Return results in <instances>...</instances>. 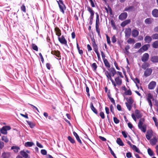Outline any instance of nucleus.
<instances>
[{"mask_svg": "<svg viewBox=\"0 0 158 158\" xmlns=\"http://www.w3.org/2000/svg\"><path fill=\"white\" fill-rule=\"evenodd\" d=\"M105 73L107 78H110L114 86H116V85L119 86H120L121 85L122 80L119 77L115 79V81L116 84L111 78V76H114L116 73L115 70H108V71H106Z\"/></svg>", "mask_w": 158, "mask_h": 158, "instance_id": "obj_1", "label": "nucleus"}, {"mask_svg": "<svg viewBox=\"0 0 158 158\" xmlns=\"http://www.w3.org/2000/svg\"><path fill=\"white\" fill-rule=\"evenodd\" d=\"M92 46L93 47L94 51L97 54V56L98 58V59H100V54L98 52V48L97 44H96V42L95 41V40L94 38L92 39Z\"/></svg>", "mask_w": 158, "mask_h": 158, "instance_id": "obj_2", "label": "nucleus"}, {"mask_svg": "<svg viewBox=\"0 0 158 158\" xmlns=\"http://www.w3.org/2000/svg\"><path fill=\"white\" fill-rule=\"evenodd\" d=\"M56 1L58 5L60 12L64 14V11L66 10V7L63 1L62 0H57Z\"/></svg>", "mask_w": 158, "mask_h": 158, "instance_id": "obj_3", "label": "nucleus"}, {"mask_svg": "<svg viewBox=\"0 0 158 158\" xmlns=\"http://www.w3.org/2000/svg\"><path fill=\"white\" fill-rule=\"evenodd\" d=\"M10 129L11 128L9 126H4L0 129V132L2 134L6 135L7 133V131L10 130Z\"/></svg>", "mask_w": 158, "mask_h": 158, "instance_id": "obj_4", "label": "nucleus"}, {"mask_svg": "<svg viewBox=\"0 0 158 158\" xmlns=\"http://www.w3.org/2000/svg\"><path fill=\"white\" fill-rule=\"evenodd\" d=\"M58 40L59 42L62 44H64L65 46L67 45V41L64 35H62L61 37H58Z\"/></svg>", "mask_w": 158, "mask_h": 158, "instance_id": "obj_5", "label": "nucleus"}, {"mask_svg": "<svg viewBox=\"0 0 158 158\" xmlns=\"http://www.w3.org/2000/svg\"><path fill=\"white\" fill-rule=\"evenodd\" d=\"M149 56L148 53H144L141 57V60L143 62H145L147 61L149 59Z\"/></svg>", "mask_w": 158, "mask_h": 158, "instance_id": "obj_6", "label": "nucleus"}, {"mask_svg": "<svg viewBox=\"0 0 158 158\" xmlns=\"http://www.w3.org/2000/svg\"><path fill=\"white\" fill-rule=\"evenodd\" d=\"M51 53L56 56L57 57L59 58V59H58V60H60L61 59L60 53V51L58 50H52L51 52Z\"/></svg>", "mask_w": 158, "mask_h": 158, "instance_id": "obj_7", "label": "nucleus"}, {"mask_svg": "<svg viewBox=\"0 0 158 158\" xmlns=\"http://www.w3.org/2000/svg\"><path fill=\"white\" fill-rule=\"evenodd\" d=\"M127 16V12H124L121 13L119 16V19L121 20L125 19Z\"/></svg>", "mask_w": 158, "mask_h": 158, "instance_id": "obj_8", "label": "nucleus"}, {"mask_svg": "<svg viewBox=\"0 0 158 158\" xmlns=\"http://www.w3.org/2000/svg\"><path fill=\"white\" fill-rule=\"evenodd\" d=\"M131 33V29L128 28L126 29L125 31V36L126 37L129 38L130 36Z\"/></svg>", "mask_w": 158, "mask_h": 158, "instance_id": "obj_9", "label": "nucleus"}, {"mask_svg": "<svg viewBox=\"0 0 158 158\" xmlns=\"http://www.w3.org/2000/svg\"><path fill=\"white\" fill-rule=\"evenodd\" d=\"M152 40V38L150 36L147 35L144 38V40L146 43H150Z\"/></svg>", "mask_w": 158, "mask_h": 158, "instance_id": "obj_10", "label": "nucleus"}, {"mask_svg": "<svg viewBox=\"0 0 158 158\" xmlns=\"http://www.w3.org/2000/svg\"><path fill=\"white\" fill-rule=\"evenodd\" d=\"M54 31L56 33V34L58 36L60 37L61 35V31L60 29L57 27H56L54 29Z\"/></svg>", "mask_w": 158, "mask_h": 158, "instance_id": "obj_11", "label": "nucleus"}, {"mask_svg": "<svg viewBox=\"0 0 158 158\" xmlns=\"http://www.w3.org/2000/svg\"><path fill=\"white\" fill-rule=\"evenodd\" d=\"M156 85V82L152 81L148 85V88L150 89H153L155 87Z\"/></svg>", "mask_w": 158, "mask_h": 158, "instance_id": "obj_12", "label": "nucleus"}, {"mask_svg": "<svg viewBox=\"0 0 158 158\" xmlns=\"http://www.w3.org/2000/svg\"><path fill=\"white\" fill-rule=\"evenodd\" d=\"M152 135V131L151 130L148 131L146 135V137L148 140L150 139Z\"/></svg>", "mask_w": 158, "mask_h": 158, "instance_id": "obj_13", "label": "nucleus"}, {"mask_svg": "<svg viewBox=\"0 0 158 158\" xmlns=\"http://www.w3.org/2000/svg\"><path fill=\"white\" fill-rule=\"evenodd\" d=\"M96 28L99 27V15L97 13H96Z\"/></svg>", "mask_w": 158, "mask_h": 158, "instance_id": "obj_14", "label": "nucleus"}, {"mask_svg": "<svg viewBox=\"0 0 158 158\" xmlns=\"http://www.w3.org/2000/svg\"><path fill=\"white\" fill-rule=\"evenodd\" d=\"M87 10L90 13V17H94V11L89 6H87Z\"/></svg>", "mask_w": 158, "mask_h": 158, "instance_id": "obj_15", "label": "nucleus"}, {"mask_svg": "<svg viewBox=\"0 0 158 158\" xmlns=\"http://www.w3.org/2000/svg\"><path fill=\"white\" fill-rule=\"evenodd\" d=\"M150 60L153 63H158V56H152Z\"/></svg>", "mask_w": 158, "mask_h": 158, "instance_id": "obj_16", "label": "nucleus"}, {"mask_svg": "<svg viewBox=\"0 0 158 158\" xmlns=\"http://www.w3.org/2000/svg\"><path fill=\"white\" fill-rule=\"evenodd\" d=\"M153 20V19L152 18H148L144 20V23L146 24H150L152 23Z\"/></svg>", "mask_w": 158, "mask_h": 158, "instance_id": "obj_17", "label": "nucleus"}, {"mask_svg": "<svg viewBox=\"0 0 158 158\" xmlns=\"http://www.w3.org/2000/svg\"><path fill=\"white\" fill-rule=\"evenodd\" d=\"M150 66V64L148 63L145 62L142 64V68L143 69H151L148 68Z\"/></svg>", "mask_w": 158, "mask_h": 158, "instance_id": "obj_18", "label": "nucleus"}, {"mask_svg": "<svg viewBox=\"0 0 158 158\" xmlns=\"http://www.w3.org/2000/svg\"><path fill=\"white\" fill-rule=\"evenodd\" d=\"M139 34V31L135 29H133L132 31V35L134 37H137Z\"/></svg>", "mask_w": 158, "mask_h": 158, "instance_id": "obj_19", "label": "nucleus"}, {"mask_svg": "<svg viewBox=\"0 0 158 158\" xmlns=\"http://www.w3.org/2000/svg\"><path fill=\"white\" fill-rule=\"evenodd\" d=\"M10 156V154L8 152H4L2 155V158H9Z\"/></svg>", "mask_w": 158, "mask_h": 158, "instance_id": "obj_20", "label": "nucleus"}, {"mask_svg": "<svg viewBox=\"0 0 158 158\" xmlns=\"http://www.w3.org/2000/svg\"><path fill=\"white\" fill-rule=\"evenodd\" d=\"M131 22V20L127 19L123 21L121 24V26L122 27H124L127 25Z\"/></svg>", "mask_w": 158, "mask_h": 158, "instance_id": "obj_21", "label": "nucleus"}, {"mask_svg": "<svg viewBox=\"0 0 158 158\" xmlns=\"http://www.w3.org/2000/svg\"><path fill=\"white\" fill-rule=\"evenodd\" d=\"M152 14L154 17H158V10L154 9L152 11Z\"/></svg>", "mask_w": 158, "mask_h": 158, "instance_id": "obj_22", "label": "nucleus"}, {"mask_svg": "<svg viewBox=\"0 0 158 158\" xmlns=\"http://www.w3.org/2000/svg\"><path fill=\"white\" fill-rule=\"evenodd\" d=\"M150 143L152 145H155L157 142V139L156 137H154L151 139L150 141Z\"/></svg>", "mask_w": 158, "mask_h": 158, "instance_id": "obj_23", "label": "nucleus"}, {"mask_svg": "<svg viewBox=\"0 0 158 158\" xmlns=\"http://www.w3.org/2000/svg\"><path fill=\"white\" fill-rule=\"evenodd\" d=\"M11 149L13 150L15 152L17 153L20 149V148L17 146H13L11 147Z\"/></svg>", "mask_w": 158, "mask_h": 158, "instance_id": "obj_24", "label": "nucleus"}, {"mask_svg": "<svg viewBox=\"0 0 158 158\" xmlns=\"http://www.w3.org/2000/svg\"><path fill=\"white\" fill-rule=\"evenodd\" d=\"M73 134L74 135L75 137L77 140V141L80 143H82V142L80 139V137L77 134L75 131H73Z\"/></svg>", "mask_w": 158, "mask_h": 158, "instance_id": "obj_25", "label": "nucleus"}, {"mask_svg": "<svg viewBox=\"0 0 158 158\" xmlns=\"http://www.w3.org/2000/svg\"><path fill=\"white\" fill-rule=\"evenodd\" d=\"M135 113L136 117L138 118H139L142 117V115L140 113V111L137 110H135Z\"/></svg>", "mask_w": 158, "mask_h": 158, "instance_id": "obj_26", "label": "nucleus"}, {"mask_svg": "<svg viewBox=\"0 0 158 158\" xmlns=\"http://www.w3.org/2000/svg\"><path fill=\"white\" fill-rule=\"evenodd\" d=\"M152 73V70H146L144 72V76L146 77L150 75Z\"/></svg>", "mask_w": 158, "mask_h": 158, "instance_id": "obj_27", "label": "nucleus"}, {"mask_svg": "<svg viewBox=\"0 0 158 158\" xmlns=\"http://www.w3.org/2000/svg\"><path fill=\"white\" fill-rule=\"evenodd\" d=\"M150 47V45L149 44H146L142 46V48L144 51H147L148 48Z\"/></svg>", "mask_w": 158, "mask_h": 158, "instance_id": "obj_28", "label": "nucleus"}, {"mask_svg": "<svg viewBox=\"0 0 158 158\" xmlns=\"http://www.w3.org/2000/svg\"><path fill=\"white\" fill-rule=\"evenodd\" d=\"M152 47L155 48H158V40L154 41L152 44Z\"/></svg>", "mask_w": 158, "mask_h": 158, "instance_id": "obj_29", "label": "nucleus"}, {"mask_svg": "<svg viewBox=\"0 0 158 158\" xmlns=\"http://www.w3.org/2000/svg\"><path fill=\"white\" fill-rule=\"evenodd\" d=\"M134 9V7L132 6H131L128 7H126L124 11H129L130 10H133Z\"/></svg>", "mask_w": 158, "mask_h": 158, "instance_id": "obj_30", "label": "nucleus"}, {"mask_svg": "<svg viewBox=\"0 0 158 158\" xmlns=\"http://www.w3.org/2000/svg\"><path fill=\"white\" fill-rule=\"evenodd\" d=\"M20 154L23 157L25 158H27L28 157V155L26 152L23 151L20 152Z\"/></svg>", "mask_w": 158, "mask_h": 158, "instance_id": "obj_31", "label": "nucleus"}, {"mask_svg": "<svg viewBox=\"0 0 158 158\" xmlns=\"http://www.w3.org/2000/svg\"><path fill=\"white\" fill-rule=\"evenodd\" d=\"M127 43L129 44H132L135 43V40L132 38H129L127 41Z\"/></svg>", "mask_w": 158, "mask_h": 158, "instance_id": "obj_32", "label": "nucleus"}, {"mask_svg": "<svg viewBox=\"0 0 158 158\" xmlns=\"http://www.w3.org/2000/svg\"><path fill=\"white\" fill-rule=\"evenodd\" d=\"M116 142L120 146L124 145V144L120 139L118 138L117 139Z\"/></svg>", "mask_w": 158, "mask_h": 158, "instance_id": "obj_33", "label": "nucleus"}, {"mask_svg": "<svg viewBox=\"0 0 158 158\" xmlns=\"http://www.w3.org/2000/svg\"><path fill=\"white\" fill-rule=\"evenodd\" d=\"M91 109L96 114H98V111L94 107L92 103L91 104Z\"/></svg>", "mask_w": 158, "mask_h": 158, "instance_id": "obj_34", "label": "nucleus"}, {"mask_svg": "<svg viewBox=\"0 0 158 158\" xmlns=\"http://www.w3.org/2000/svg\"><path fill=\"white\" fill-rule=\"evenodd\" d=\"M31 47L33 50H35L36 51H38V47L35 44H32Z\"/></svg>", "mask_w": 158, "mask_h": 158, "instance_id": "obj_35", "label": "nucleus"}, {"mask_svg": "<svg viewBox=\"0 0 158 158\" xmlns=\"http://www.w3.org/2000/svg\"><path fill=\"white\" fill-rule=\"evenodd\" d=\"M132 149L135 151L136 152H137V153H140V151L135 145H132Z\"/></svg>", "mask_w": 158, "mask_h": 158, "instance_id": "obj_36", "label": "nucleus"}, {"mask_svg": "<svg viewBox=\"0 0 158 158\" xmlns=\"http://www.w3.org/2000/svg\"><path fill=\"white\" fill-rule=\"evenodd\" d=\"M1 139L2 141H4L5 143H7L9 141V139L6 136H3L2 137Z\"/></svg>", "mask_w": 158, "mask_h": 158, "instance_id": "obj_37", "label": "nucleus"}, {"mask_svg": "<svg viewBox=\"0 0 158 158\" xmlns=\"http://www.w3.org/2000/svg\"><path fill=\"white\" fill-rule=\"evenodd\" d=\"M144 121V119L143 118H141L139 120V122L138 125V127H141L143 126Z\"/></svg>", "mask_w": 158, "mask_h": 158, "instance_id": "obj_38", "label": "nucleus"}, {"mask_svg": "<svg viewBox=\"0 0 158 158\" xmlns=\"http://www.w3.org/2000/svg\"><path fill=\"white\" fill-rule=\"evenodd\" d=\"M103 60L105 65L108 68H110V66L107 60L106 59Z\"/></svg>", "mask_w": 158, "mask_h": 158, "instance_id": "obj_39", "label": "nucleus"}, {"mask_svg": "<svg viewBox=\"0 0 158 158\" xmlns=\"http://www.w3.org/2000/svg\"><path fill=\"white\" fill-rule=\"evenodd\" d=\"M34 144V143L32 142H28L25 143V146L26 147H31Z\"/></svg>", "mask_w": 158, "mask_h": 158, "instance_id": "obj_40", "label": "nucleus"}, {"mask_svg": "<svg viewBox=\"0 0 158 158\" xmlns=\"http://www.w3.org/2000/svg\"><path fill=\"white\" fill-rule=\"evenodd\" d=\"M152 99L153 100H154L153 95L150 93H149L147 95V99Z\"/></svg>", "mask_w": 158, "mask_h": 158, "instance_id": "obj_41", "label": "nucleus"}, {"mask_svg": "<svg viewBox=\"0 0 158 158\" xmlns=\"http://www.w3.org/2000/svg\"><path fill=\"white\" fill-rule=\"evenodd\" d=\"M20 8L22 11L24 13L26 12V8L24 4H23L21 6Z\"/></svg>", "mask_w": 158, "mask_h": 158, "instance_id": "obj_42", "label": "nucleus"}, {"mask_svg": "<svg viewBox=\"0 0 158 158\" xmlns=\"http://www.w3.org/2000/svg\"><path fill=\"white\" fill-rule=\"evenodd\" d=\"M152 38L153 40H158V33H155L152 35Z\"/></svg>", "mask_w": 158, "mask_h": 158, "instance_id": "obj_43", "label": "nucleus"}, {"mask_svg": "<svg viewBox=\"0 0 158 158\" xmlns=\"http://www.w3.org/2000/svg\"><path fill=\"white\" fill-rule=\"evenodd\" d=\"M125 104H126V105L127 109L129 110V111L131 110V109L132 107V104H129L127 102H126Z\"/></svg>", "mask_w": 158, "mask_h": 158, "instance_id": "obj_44", "label": "nucleus"}, {"mask_svg": "<svg viewBox=\"0 0 158 158\" xmlns=\"http://www.w3.org/2000/svg\"><path fill=\"white\" fill-rule=\"evenodd\" d=\"M139 128L144 132H145L146 131V127L144 126H142L141 127H139Z\"/></svg>", "mask_w": 158, "mask_h": 158, "instance_id": "obj_45", "label": "nucleus"}, {"mask_svg": "<svg viewBox=\"0 0 158 158\" xmlns=\"http://www.w3.org/2000/svg\"><path fill=\"white\" fill-rule=\"evenodd\" d=\"M111 23L113 29L114 30L116 29V27L115 26V23L113 20L111 21Z\"/></svg>", "mask_w": 158, "mask_h": 158, "instance_id": "obj_46", "label": "nucleus"}, {"mask_svg": "<svg viewBox=\"0 0 158 158\" xmlns=\"http://www.w3.org/2000/svg\"><path fill=\"white\" fill-rule=\"evenodd\" d=\"M126 100L127 101V103L129 104H132L133 102V100L131 98H127Z\"/></svg>", "mask_w": 158, "mask_h": 158, "instance_id": "obj_47", "label": "nucleus"}, {"mask_svg": "<svg viewBox=\"0 0 158 158\" xmlns=\"http://www.w3.org/2000/svg\"><path fill=\"white\" fill-rule=\"evenodd\" d=\"M27 122L31 128H33L35 126V124L31 122L27 121Z\"/></svg>", "mask_w": 158, "mask_h": 158, "instance_id": "obj_48", "label": "nucleus"}, {"mask_svg": "<svg viewBox=\"0 0 158 158\" xmlns=\"http://www.w3.org/2000/svg\"><path fill=\"white\" fill-rule=\"evenodd\" d=\"M141 46V44L140 43H138L135 44V48H139Z\"/></svg>", "mask_w": 158, "mask_h": 158, "instance_id": "obj_49", "label": "nucleus"}, {"mask_svg": "<svg viewBox=\"0 0 158 158\" xmlns=\"http://www.w3.org/2000/svg\"><path fill=\"white\" fill-rule=\"evenodd\" d=\"M148 154L150 156H152L153 155V152L150 148L148 149Z\"/></svg>", "mask_w": 158, "mask_h": 158, "instance_id": "obj_50", "label": "nucleus"}, {"mask_svg": "<svg viewBox=\"0 0 158 158\" xmlns=\"http://www.w3.org/2000/svg\"><path fill=\"white\" fill-rule=\"evenodd\" d=\"M68 139L72 143H75V141L74 139L72 138L71 136H69L68 137Z\"/></svg>", "mask_w": 158, "mask_h": 158, "instance_id": "obj_51", "label": "nucleus"}, {"mask_svg": "<svg viewBox=\"0 0 158 158\" xmlns=\"http://www.w3.org/2000/svg\"><path fill=\"white\" fill-rule=\"evenodd\" d=\"M106 40L107 41V43L109 45H110L111 42L110 41V37L108 36L107 35H106Z\"/></svg>", "mask_w": 158, "mask_h": 158, "instance_id": "obj_52", "label": "nucleus"}, {"mask_svg": "<svg viewBox=\"0 0 158 158\" xmlns=\"http://www.w3.org/2000/svg\"><path fill=\"white\" fill-rule=\"evenodd\" d=\"M96 29L98 36L100 37V38H101V36L100 33V30L99 28V27L96 28Z\"/></svg>", "mask_w": 158, "mask_h": 158, "instance_id": "obj_53", "label": "nucleus"}, {"mask_svg": "<svg viewBox=\"0 0 158 158\" xmlns=\"http://www.w3.org/2000/svg\"><path fill=\"white\" fill-rule=\"evenodd\" d=\"M111 40L112 42L113 43H114L116 42L117 39L116 38V37L115 36V35H114L111 38Z\"/></svg>", "mask_w": 158, "mask_h": 158, "instance_id": "obj_54", "label": "nucleus"}, {"mask_svg": "<svg viewBox=\"0 0 158 158\" xmlns=\"http://www.w3.org/2000/svg\"><path fill=\"white\" fill-rule=\"evenodd\" d=\"M101 54L103 60L106 59L105 57H106L104 53L102 51H101Z\"/></svg>", "mask_w": 158, "mask_h": 158, "instance_id": "obj_55", "label": "nucleus"}, {"mask_svg": "<svg viewBox=\"0 0 158 158\" xmlns=\"http://www.w3.org/2000/svg\"><path fill=\"white\" fill-rule=\"evenodd\" d=\"M114 121L116 124H118L119 123V121L118 119H117V118L116 117H114Z\"/></svg>", "mask_w": 158, "mask_h": 158, "instance_id": "obj_56", "label": "nucleus"}, {"mask_svg": "<svg viewBox=\"0 0 158 158\" xmlns=\"http://www.w3.org/2000/svg\"><path fill=\"white\" fill-rule=\"evenodd\" d=\"M151 100V99H147V101H148V102L149 103V104L151 108V109H152V102Z\"/></svg>", "mask_w": 158, "mask_h": 158, "instance_id": "obj_57", "label": "nucleus"}, {"mask_svg": "<svg viewBox=\"0 0 158 158\" xmlns=\"http://www.w3.org/2000/svg\"><path fill=\"white\" fill-rule=\"evenodd\" d=\"M125 93L126 95H131L132 94L131 92L130 89L126 90L125 91Z\"/></svg>", "mask_w": 158, "mask_h": 158, "instance_id": "obj_58", "label": "nucleus"}, {"mask_svg": "<svg viewBox=\"0 0 158 158\" xmlns=\"http://www.w3.org/2000/svg\"><path fill=\"white\" fill-rule=\"evenodd\" d=\"M41 154L43 155H46L47 154V151L44 149H42L41 151Z\"/></svg>", "mask_w": 158, "mask_h": 158, "instance_id": "obj_59", "label": "nucleus"}, {"mask_svg": "<svg viewBox=\"0 0 158 158\" xmlns=\"http://www.w3.org/2000/svg\"><path fill=\"white\" fill-rule=\"evenodd\" d=\"M87 47L88 52H89L92 50V48L89 44H87Z\"/></svg>", "mask_w": 158, "mask_h": 158, "instance_id": "obj_60", "label": "nucleus"}, {"mask_svg": "<svg viewBox=\"0 0 158 158\" xmlns=\"http://www.w3.org/2000/svg\"><path fill=\"white\" fill-rule=\"evenodd\" d=\"M92 68L93 69H96L97 68V64L96 63H93L92 65Z\"/></svg>", "mask_w": 158, "mask_h": 158, "instance_id": "obj_61", "label": "nucleus"}, {"mask_svg": "<svg viewBox=\"0 0 158 158\" xmlns=\"http://www.w3.org/2000/svg\"><path fill=\"white\" fill-rule=\"evenodd\" d=\"M100 115L102 119H104L105 118L104 114L103 112H100Z\"/></svg>", "mask_w": 158, "mask_h": 158, "instance_id": "obj_62", "label": "nucleus"}, {"mask_svg": "<svg viewBox=\"0 0 158 158\" xmlns=\"http://www.w3.org/2000/svg\"><path fill=\"white\" fill-rule=\"evenodd\" d=\"M89 0V1H90V2L91 6L92 7H95V6L94 2L93 1V0Z\"/></svg>", "mask_w": 158, "mask_h": 158, "instance_id": "obj_63", "label": "nucleus"}, {"mask_svg": "<svg viewBox=\"0 0 158 158\" xmlns=\"http://www.w3.org/2000/svg\"><path fill=\"white\" fill-rule=\"evenodd\" d=\"M4 146V143L2 141H0V149H2Z\"/></svg>", "mask_w": 158, "mask_h": 158, "instance_id": "obj_64", "label": "nucleus"}]
</instances>
